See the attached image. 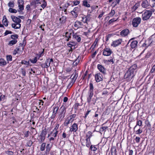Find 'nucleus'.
Here are the masks:
<instances>
[{
	"label": "nucleus",
	"instance_id": "1",
	"mask_svg": "<svg viewBox=\"0 0 155 155\" xmlns=\"http://www.w3.org/2000/svg\"><path fill=\"white\" fill-rule=\"evenodd\" d=\"M11 18L13 21L15 23L12 24V27L15 29L20 28L21 26L20 23L21 22V20L19 18L13 15L11 16Z\"/></svg>",
	"mask_w": 155,
	"mask_h": 155
},
{
	"label": "nucleus",
	"instance_id": "2",
	"mask_svg": "<svg viewBox=\"0 0 155 155\" xmlns=\"http://www.w3.org/2000/svg\"><path fill=\"white\" fill-rule=\"evenodd\" d=\"M90 89L88 92V97L87 98V101L90 102L91 99V98L93 95V88L94 87L92 83L90 84Z\"/></svg>",
	"mask_w": 155,
	"mask_h": 155
},
{
	"label": "nucleus",
	"instance_id": "3",
	"mask_svg": "<svg viewBox=\"0 0 155 155\" xmlns=\"http://www.w3.org/2000/svg\"><path fill=\"white\" fill-rule=\"evenodd\" d=\"M152 15L151 12L146 10L142 15V18L143 20H147Z\"/></svg>",
	"mask_w": 155,
	"mask_h": 155
},
{
	"label": "nucleus",
	"instance_id": "4",
	"mask_svg": "<svg viewBox=\"0 0 155 155\" xmlns=\"http://www.w3.org/2000/svg\"><path fill=\"white\" fill-rule=\"evenodd\" d=\"M47 133V130L45 129L42 130L40 135L39 142L41 143L43 142L45 140V136Z\"/></svg>",
	"mask_w": 155,
	"mask_h": 155
},
{
	"label": "nucleus",
	"instance_id": "5",
	"mask_svg": "<svg viewBox=\"0 0 155 155\" xmlns=\"http://www.w3.org/2000/svg\"><path fill=\"white\" fill-rule=\"evenodd\" d=\"M141 19L140 17L134 18L132 21V25L134 27H136L140 23Z\"/></svg>",
	"mask_w": 155,
	"mask_h": 155
},
{
	"label": "nucleus",
	"instance_id": "6",
	"mask_svg": "<svg viewBox=\"0 0 155 155\" xmlns=\"http://www.w3.org/2000/svg\"><path fill=\"white\" fill-rule=\"evenodd\" d=\"M80 10V7L79 6L75 7L73 10L71 11V13L74 18H76L77 17Z\"/></svg>",
	"mask_w": 155,
	"mask_h": 155
},
{
	"label": "nucleus",
	"instance_id": "7",
	"mask_svg": "<svg viewBox=\"0 0 155 155\" xmlns=\"http://www.w3.org/2000/svg\"><path fill=\"white\" fill-rule=\"evenodd\" d=\"M135 74L128 70L125 73L124 77L128 79H132L134 76Z\"/></svg>",
	"mask_w": 155,
	"mask_h": 155
},
{
	"label": "nucleus",
	"instance_id": "8",
	"mask_svg": "<svg viewBox=\"0 0 155 155\" xmlns=\"http://www.w3.org/2000/svg\"><path fill=\"white\" fill-rule=\"evenodd\" d=\"M68 46L70 48L69 51H72L73 49L75 48V46L76 45V43L75 42L70 41L67 44Z\"/></svg>",
	"mask_w": 155,
	"mask_h": 155
},
{
	"label": "nucleus",
	"instance_id": "9",
	"mask_svg": "<svg viewBox=\"0 0 155 155\" xmlns=\"http://www.w3.org/2000/svg\"><path fill=\"white\" fill-rule=\"evenodd\" d=\"M18 3L19 8V10L18 11L22 12L24 9V1L22 0H18Z\"/></svg>",
	"mask_w": 155,
	"mask_h": 155
},
{
	"label": "nucleus",
	"instance_id": "10",
	"mask_svg": "<svg viewBox=\"0 0 155 155\" xmlns=\"http://www.w3.org/2000/svg\"><path fill=\"white\" fill-rule=\"evenodd\" d=\"M36 3L37 4H41V6L43 9L47 6V3L45 0H36Z\"/></svg>",
	"mask_w": 155,
	"mask_h": 155
},
{
	"label": "nucleus",
	"instance_id": "11",
	"mask_svg": "<svg viewBox=\"0 0 155 155\" xmlns=\"http://www.w3.org/2000/svg\"><path fill=\"white\" fill-rule=\"evenodd\" d=\"M122 42V39H120L113 41L112 44H111V45L116 47L120 45Z\"/></svg>",
	"mask_w": 155,
	"mask_h": 155
},
{
	"label": "nucleus",
	"instance_id": "12",
	"mask_svg": "<svg viewBox=\"0 0 155 155\" xmlns=\"http://www.w3.org/2000/svg\"><path fill=\"white\" fill-rule=\"evenodd\" d=\"M78 129V125L77 124H73L70 130V131L71 132H76Z\"/></svg>",
	"mask_w": 155,
	"mask_h": 155
},
{
	"label": "nucleus",
	"instance_id": "13",
	"mask_svg": "<svg viewBox=\"0 0 155 155\" xmlns=\"http://www.w3.org/2000/svg\"><path fill=\"white\" fill-rule=\"evenodd\" d=\"M150 5L149 2L148 0H144L143 1L141 4V6L143 8H146Z\"/></svg>",
	"mask_w": 155,
	"mask_h": 155
},
{
	"label": "nucleus",
	"instance_id": "14",
	"mask_svg": "<svg viewBox=\"0 0 155 155\" xmlns=\"http://www.w3.org/2000/svg\"><path fill=\"white\" fill-rule=\"evenodd\" d=\"M83 26V24L79 21H76L74 24V26L76 28H80L82 27Z\"/></svg>",
	"mask_w": 155,
	"mask_h": 155
},
{
	"label": "nucleus",
	"instance_id": "15",
	"mask_svg": "<svg viewBox=\"0 0 155 155\" xmlns=\"http://www.w3.org/2000/svg\"><path fill=\"white\" fill-rule=\"evenodd\" d=\"M137 68V65L136 64H134L131 66L129 69V70L133 73L135 74L136 72V69Z\"/></svg>",
	"mask_w": 155,
	"mask_h": 155
},
{
	"label": "nucleus",
	"instance_id": "16",
	"mask_svg": "<svg viewBox=\"0 0 155 155\" xmlns=\"http://www.w3.org/2000/svg\"><path fill=\"white\" fill-rule=\"evenodd\" d=\"M97 68L102 73H106V70L105 68L101 65L100 64H98L97 65Z\"/></svg>",
	"mask_w": 155,
	"mask_h": 155
},
{
	"label": "nucleus",
	"instance_id": "17",
	"mask_svg": "<svg viewBox=\"0 0 155 155\" xmlns=\"http://www.w3.org/2000/svg\"><path fill=\"white\" fill-rule=\"evenodd\" d=\"M129 33V30L127 29H125L121 31L120 35L122 36H127Z\"/></svg>",
	"mask_w": 155,
	"mask_h": 155
},
{
	"label": "nucleus",
	"instance_id": "18",
	"mask_svg": "<svg viewBox=\"0 0 155 155\" xmlns=\"http://www.w3.org/2000/svg\"><path fill=\"white\" fill-rule=\"evenodd\" d=\"M95 78L96 81L97 82H99L102 80L101 75L100 73L97 74H95Z\"/></svg>",
	"mask_w": 155,
	"mask_h": 155
},
{
	"label": "nucleus",
	"instance_id": "19",
	"mask_svg": "<svg viewBox=\"0 0 155 155\" xmlns=\"http://www.w3.org/2000/svg\"><path fill=\"white\" fill-rule=\"evenodd\" d=\"M142 121L141 120L137 119V121L136 125L134 128V131L137 128V126H139V127H140V126H142Z\"/></svg>",
	"mask_w": 155,
	"mask_h": 155
},
{
	"label": "nucleus",
	"instance_id": "20",
	"mask_svg": "<svg viewBox=\"0 0 155 155\" xmlns=\"http://www.w3.org/2000/svg\"><path fill=\"white\" fill-rule=\"evenodd\" d=\"M48 60H46V61L45 63H43L41 64V66L43 68H48V62H49Z\"/></svg>",
	"mask_w": 155,
	"mask_h": 155
},
{
	"label": "nucleus",
	"instance_id": "21",
	"mask_svg": "<svg viewBox=\"0 0 155 155\" xmlns=\"http://www.w3.org/2000/svg\"><path fill=\"white\" fill-rule=\"evenodd\" d=\"M78 74L76 73V70H75L74 73L71 76V78L72 80L74 81V82L75 81L78 77Z\"/></svg>",
	"mask_w": 155,
	"mask_h": 155
},
{
	"label": "nucleus",
	"instance_id": "22",
	"mask_svg": "<svg viewBox=\"0 0 155 155\" xmlns=\"http://www.w3.org/2000/svg\"><path fill=\"white\" fill-rule=\"evenodd\" d=\"M138 42L137 41H133L130 44L131 48H134L137 46Z\"/></svg>",
	"mask_w": 155,
	"mask_h": 155
},
{
	"label": "nucleus",
	"instance_id": "23",
	"mask_svg": "<svg viewBox=\"0 0 155 155\" xmlns=\"http://www.w3.org/2000/svg\"><path fill=\"white\" fill-rule=\"evenodd\" d=\"M73 38L75 39L78 42L80 41L81 38L76 33L74 34L73 35Z\"/></svg>",
	"mask_w": 155,
	"mask_h": 155
},
{
	"label": "nucleus",
	"instance_id": "24",
	"mask_svg": "<svg viewBox=\"0 0 155 155\" xmlns=\"http://www.w3.org/2000/svg\"><path fill=\"white\" fill-rule=\"evenodd\" d=\"M67 17L64 16H63L59 18L60 23L61 24L65 23L66 21Z\"/></svg>",
	"mask_w": 155,
	"mask_h": 155
},
{
	"label": "nucleus",
	"instance_id": "25",
	"mask_svg": "<svg viewBox=\"0 0 155 155\" xmlns=\"http://www.w3.org/2000/svg\"><path fill=\"white\" fill-rule=\"evenodd\" d=\"M73 121L71 120V119L69 118H68L67 119L65 120L64 123V125L65 126L67 127L69 124L71 123Z\"/></svg>",
	"mask_w": 155,
	"mask_h": 155
},
{
	"label": "nucleus",
	"instance_id": "26",
	"mask_svg": "<svg viewBox=\"0 0 155 155\" xmlns=\"http://www.w3.org/2000/svg\"><path fill=\"white\" fill-rule=\"evenodd\" d=\"M2 22L3 25H4L5 26H8V21L6 18V16L5 15H4L3 16Z\"/></svg>",
	"mask_w": 155,
	"mask_h": 155
},
{
	"label": "nucleus",
	"instance_id": "27",
	"mask_svg": "<svg viewBox=\"0 0 155 155\" xmlns=\"http://www.w3.org/2000/svg\"><path fill=\"white\" fill-rule=\"evenodd\" d=\"M7 64L6 61L4 59L1 58L0 59V65L4 66Z\"/></svg>",
	"mask_w": 155,
	"mask_h": 155
},
{
	"label": "nucleus",
	"instance_id": "28",
	"mask_svg": "<svg viewBox=\"0 0 155 155\" xmlns=\"http://www.w3.org/2000/svg\"><path fill=\"white\" fill-rule=\"evenodd\" d=\"M51 145L50 143H48L46 146V153H48L51 147Z\"/></svg>",
	"mask_w": 155,
	"mask_h": 155
},
{
	"label": "nucleus",
	"instance_id": "29",
	"mask_svg": "<svg viewBox=\"0 0 155 155\" xmlns=\"http://www.w3.org/2000/svg\"><path fill=\"white\" fill-rule=\"evenodd\" d=\"M17 40H12L10 41L8 43V45L9 46H12L14 45L17 42Z\"/></svg>",
	"mask_w": 155,
	"mask_h": 155
},
{
	"label": "nucleus",
	"instance_id": "30",
	"mask_svg": "<svg viewBox=\"0 0 155 155\" xmlns=\"http://www.w3.org/2000/svg\"><path fill=\"white\" fill-rule=\"evenodd\" d=\"M138 129L136 130L137 129L134 131L136 134H141L142 132V130L141 129L140 127H137Z\"/></svg>",
	"mask_w": 155,
	"mask_h": 155
},
{
	"label": "nucleus",
	"instance_id": "31",
	"mask_svg": "<svg viewBox=\"0 0 155 155\" xmlns=\"http://www.w3.org/2000/svg\"><path fill=\"white\" fill-rule=\"evenodd\" d=\"M85 141L86 142V146L87 147H89L90 146V144H91L90 139H89V138H86Z\"/></svg>",
	"mask_w": 155,
	"mask_h": 155
},
{
	"label": "nucleus",
	"instance_id": "32",
	"mask_svg": "<svg viewBox=\"0 0 155 155\" xmlns=\"http://www.w3.org/2000/svg\"><path fill=\"white\" fill-rule=\"evenodd\" d=\"M60 113H62L63 114H65L66 112V110L64 107L63 106H62L60 109Z\"/></svg>",
	"mask_w": 155,
	"mask_h": 155
},
{
	"label": "nucleus",
	"instance_id": "33",
	"mask_svg": "<svg viewBox=\"0 0 155 155\" xmlns=\"http://www.w3.org/2000/svg\"><path fill=\"white\" fill-rule=\"evenodd\" d=\"M140 5L139 3H136L132 8L133 11H135L139 7Z\"/></svg>",
	"mask_w": 155,
	"mask_h": 155
},
{
	"label": "nucleus",
	"instance_id": "34",
	"mask_svg": "<svg viewBox=\"0 0 155 155\" xmlns=\"http://www.w3.org/2000/svg\"><path fill=\"white\" fill-rule=\"evenodd\" d=\"M45 146H46V143H42L41 146V147H40V150L41 151H44L45 150Z\"/></svg>",
	"mask_w": 155,
	"mask_h": 155
},
{
	"label": "nucleus",
	"instance_id": "35",
	"mask_svg": "<svg viewBox=\"0 0 155 155\" xmlns=\"http://www.w3.org/2000/svg\"><path fill=\"white\" fill-rule=\"evenodd\" d=\"M82 21L84 23H87L88 21H89V17H85L84 18V17H83L82 18Z\"/></svg>",
	"mask_w": 155,
	"mask_h": 155
},
{
	"label": "nucleus",
	"instance_id": "36",
	"mask_svg": "<svg viewBox=\"0 0 155 155\" xmlns=\"http://www.w3.org/2000/svg\"><path fill=\"white\" fill-rule=\"evenodd\" d=\"M83 4L84 6L87 7H90V5L88 3V2L86 0H84L83 1Z\"/></svg>",
	"mask_w": 155,
	"mask_h": 155
},
{
	"label": "nucleus",
	"instance_id": "37",
	"mask_svg": "<svg viewBox=\"0 0 155 155\" xmlns=\"http://www.w3.org/2000/svg\"><path fill=\"white\" fill-rule=\"evenodd\" d=\"M90 149L91 151H95L97 150V149L95 146L91 145L90 147Z\"/></svg>",
	"mask_w": 155,
	"mask_h": 155
},
{
	"label": "nucleus",
	"instance_id": "38",
	"mask_svg": "<svg viewBox=\"0 0 155 155\" xmlns=\"http://www.w3.org/2000/svg\"><path fill=\"white\" fill-rule=\"evenodd\" d=\"M9 12L12 13H16L17 12V10L15 9H13L11 8H10L9 9Z\"/></svg>",
	"mask_w": 155,
	"mask_h": 155
},
{
	"label": "nucleus",
	"instance_id": "39",
	"mask_svg": "<svg viewBox=\"0 0 155 155\" xmlns=\"http://www.w3.org/2000/svg\"><path fill=\"white\" fill-rule=\"evenodd\" d=\"M6 59L8 61H12V57L10 55H7L6 56Z\"/></svg>",
	"mask_w": 155,
	"mask_h": 155
},
{
	"label": "nucleus",
	"instance_id": "40",
	"mask_svg": "<svg viewBox=\"0 0 155 155\" xmlns=\"http://www.w3.org/2000/svg\"><path fill=\"white\" fill-rule=\"evenodd\" d=\"M30 61L32 63H35L37 62V58L36 57H35L33 59H30Z\"/></svg>",
	"mask_w": 155,
	"mask_h": 155
},
{
	"label": "nucleus",
	"instance_id": "41",
	"mask_svg": "<svg viewBox=\"0 0 155 155\" xmlns=\"http://www.w3.org/2000/svg\"><path fill=\"white\" fill-rule=\"evenodd\" d=\"M76 117V114H73L70 116V119H71V120L73 122L74 120V118Z\"/></svg>",
	"mask_w": 155,
	"mask_h": 155
},
{
	"label": "nucleus",
	"instance_id": "42",
	"mask_svg": "<svg viewBox=\"0 0 155 155\" xmlns=\"http://www.w3.org/2000/svg\"><path fill=\"white\" fill-rule=\"evenodd\" d=\"M108 63L111 64H113L114 63L113 58H111L110 59H108L107 60V64Z\"/></svg>",
	"mask_w": 155,
	"mask_h": 155
},
{
	"label": "nucleus",
	"instance_id": "43",
	"mask_svg": "<svg viewBox=\"0 0 155 155\" xmlns=\"http://www.w3.org/2000/svg\"><path fill=\"white\" fill-rule=\"evenodd\" d=\"M11 38L13 40H16L18 38V35H11Z\"/></svg>",
	"mask_w": 155,
	"mask_h": 155
},
{
	"label": "nucleus",
	"instance_id": "44",
	"mask_svg": "<svg viewBox=\"0 0 155 155\" xmlns=\"http://www.w3.org/2000/svg\"><path fill=\"white\" fill-rule=\"evenodd\" d=\"M92 136V133L91 131H88L86 136V138H89V139Z\"/></svg>",
	"mask_w": 155,
	"mask_h": 155
},
{
	"label": "nucleus",
	"instance_id": "45",
	"mask_svg": "<svg viewBox=\"0 0 155 155\" xmlns=\"http://www.w3.org/2000/svg\"><path fill=\"white\" fill-rule=\"evenodd\" d=\"M58 131H56L55 132L52 131L51 134H52V136H53L54 137H55L57 136V134L58 133Z\"/></svg>",
	"mask_w": 155,
	"mask_h": 155
},
{
	"label": "nucleus",
	"instance_id": "46",
	"mask_svg": "<svg viewBox=\"0 0 155 155\" xmlns=\"http://www.w3.org/2000/svg\"><path fill=\"white\" fill-rule=\"evenodd\" d=\"M8 6L11 8H13L14 7V3L13 2H10L8 4Z\"/></svg>",
	"mask_w": 155,
	"mask_h": 155
},
{
	"label": "nucleus",
	"instance_id": "47",
	"mask_svg": "<svg viewBox=\"0 0 155 155\" xmlns=\"http://www.w3.org/2000/svg\"><path fill=\"white\" fill-rule=\"evenodd\" d=\"M66 37L67 38H70L72 34L71 33H69L68 32H66L65 34Z\"/></svg>",
	"mask_w": 155,
	"mask_h": 155
},
{
	"label": "nucleus",
	"instance_id": "48",
	"mask_svg": "<svg viewBox=\"0 0 155 155\" xmlns=\"http://www.w3.org/2000/svg\"><path fill=\"white\" fill-rule=\"evenodd\" d=\"M58 109L59 107H55L54 108L53 113L54 114H56L58 112Z\"/></svg>",
	"mask_w": 155,
	"mask_h": 155
},
{
	"label": "nucleus",
	"instance_id": "49",
	"mask_svg": "<svg viewBox=\"0 0 155 155\" xmlns=\"http://www.w3.org/2000/svg\"><path fill=\"white\" fill-rule=\"evenodd\" d=\"M47 60H48L49 61V62H48V67L50 66V64L51 63H53V60L52 58H48L47 59Z\"/></svg>",
	"mask_w": 155,
	"mask_h": 155
},
{
	"label": "nucleus",
	"instance_id": "50",
	"mask_svg": "<svg viewBox=\"0 0 155 155\" xmlns=\"http://www.w3.org/2000/svg\"><path fill=\"white\" fill-rule=\"evenodd\" d=\"M112 52L110 48H107V56L110 55Z\"/></svg>",
	"mask_w": 155,
	"mask_h": 155
},
{
	"label": "nucleus",
	"instance_id": "51",
	"mask_svg": "<svg viewBox=\"0 0 155 155\" xmlns=\"http://www.w3.org/2000/svg\"><path fill=\"white\" fill-rule=\"evenodd\" d=\"M115 12L114 10H112L109 15L110 16H112L115 14Z\"/></svg>",
	"mask_w": 155,
	"mask_h": 155
},
{
	"label": "nucleus",
	"instance_id": "52",
	"mask_svg": "<svg viewBox=\"0 0 155 155\" xmlns=\"http://www.w3.org/2000/svg\"><path fill=\"white\" fill-rule=\"evenodd\" d=\"M21 63L28 65L29 64V62H27L26 61L24 60L21 61Z\"/></svg>",
	"mask_w": 155,
	"mask_h": 155
},
{
	"label": "nucleus",
	"instance_id": "53",
	"mask_svg": "<svg viewBox=\"0 0 155 155\" xmlns=\"http://www.w3.org/2000/svg\"><path fill=\"white\" fill-rule=\"evenodd\" d=\"M56 126L54 128V130H53V131L55 132L56 131H58L57 130L59 127V125L58 124H56Z\"/></svg>",
	"mask_w": 155,
	"mask_h": 155
},
{
	"label": "nucleus",
	"instance_id": "54",
	"mask_svg": "<svg viewBox=\"0 0 155 155\" xmlns=\"http://www.w3.org/2000/svg\"><path fill=\"white\" fill-rule=\"evenodd\" d=\"M64 117V114H63L62 113H60L59 115V117H60V118L61 119V120H62L63 118Z\"/></svg>",
	"mask_w": 155,
	"mask_h": 155
},
{
	"label": "nucleus",
	"instance_id": "55",
	"mask_svg": "<svg viewBox=\"0 0 155 155\" xmlns=\"http://www.w3.org/2000/svg\"><path fill=\"white\" fill-rule=\"evenodd\" d=\"M5 95H1L0 96V101H4V100Z\"/></svg>",
	"mask_w": 155,
	"mask_h": 155
},
{
	"label": "nucleus",
	"instance_id": "56",
	"mask_svg": "<svg viewBox=\"0 0 155 155\" xmlns=\"http://www.w3.org/2000/svg\"><path fill=\"white\" fill-rule=\"evenodd\" d=\"M117 20V19H115V18L112 19L109 21V24H110V23H112V22H113L114 21H116Z\"/></svg>",
	"mask_w": 155,
	"mask_h": 155
},
{
	"label": "nucleus",
	"instance_id": "57",
	"mask_svg": "<svg viewBox=\"0 0 155 155\" xmlns=\"http://www.w3.org/2000/svg\"><path fill=\"white\" fill-rule=\"evenodd\" d=\"M91 112V110H88L85 114V115L84 116V118H86L87 116L89 114V113Z\"/></svg>",
	"mask_w": 155,
	"mask_h": 155
},
{
	"label": "nucleus",
	"instance_id": "58",
	"mask_svg": "<svg viewBox=\"0 0 155 155\" xmlns=\"http://www.w3.org/2000/svg\"><path fill=\"white\" fill-rule=\"evenodd\" d=\"M97 39L95 40L94 42V43L91 46V47L92 48L94 46L93 48H94L95 46L96 45H97Z\"/></svg>",
	"mask_w": 155,
	"mask_h": 155
},
{
	"label": "nucleus",
	"instance_id": "59",
	"mask_svg": "<svg viewBox=\"0 0 155 155\" xmlns=\"http://www.w3.org/2000/svg\"><path fill=\"white\" fill-rule=\"evenodd\" d=\"M73 2L74 5H78L80 3V2L78 1H74Z\"/></svg>",
	"mask_w": 155,
	"mask_h": 155
},
{
	"label": "nucleus",
	"instance_id": "60",
	"mask_svg": "<svg viewBox=\"0 0 155 155\" xmlns=\"http://www.w3.org/2000/svg\"><path fill=\"white\" fill-rule=\"evenodd\" d=\"M32 144V142L31 140H29L28 143H27V145H28L30 147L31 146V145Z\"/></svg>",
	"mask_w": 155,
	"mask_h": 155
},
{
	"label": "nucleus",
	"instance_id": "61",
	"mask_svg": "<svg viewBox=\"0 0 155 155\" xmlns=\"http://www.w3.org/2000/svg\"><path fill=\"white\" fill-rule=\"evenodd\" d=\"M103 54L104 56H107V50L105 48L104 50V51L103 53Z\"/></svg>",
	"mask_w": 155,
	"mask_h": 155
},
{
	"label": "nucleus",
	"instance_id": "62",
	"mask_svg": "<svg viewBox=\"0 0 155 155\" xmlns=\"http://www.w3.org/2000/svg\"><path fill=\"white\" fill-rule=\"evenodd\" d=\"M135 140L137 142H139L140 141V138L138 137H136L135 138Z\"/></svg>",
	"mask_w": 155,
	"mask_h": 155
},
{
	"label": "nucleus",
	"instance_id": "63",
	"mask_svg": "<svg viewBox=\"0 0 155 155\" xmlns=\"http://www.w3.org/2000/svg\"><path fill=\"white\" fill-rule=\"evenodd\" d=\"M80 58H79V57H78V58L75 61V64H78L80 60Z\"/></svg>",
	"mask_w": 155,
	"mask_h": 155
},
{
	"label": "nucleus",
	"instance_id": "64",
	"mask_svg": "<svg viewBox=\"0 0 155 155\" xmlns=\"http://www.w3.org/2000/svg\"><path fill=\"white\" fill-rule=\"evenodd\" d=\"M155 71V66L153 65L151 70V72L153 73Z\"/></svg>",
	"mask_w": 155,
	"mask_h": 155
}]
</instances>
